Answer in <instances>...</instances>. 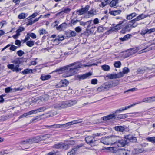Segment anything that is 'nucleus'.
Wrapping results in <instances>:
<instances>
[{"instance_id":"1","label":"nucleus","mask_w":155,"mask_h":155,"mask_svg":"<svg viewBox=\"0 0 155 155\" xmlns=\"http://www.w3.org/2000/svg\"><path fill=\"white\" fill-rule=\"evenodd\" d=\"M95 64L93 63L90 64L82 65L79 62H76L65 66L64 68H61L60 70L62 71H64V72L66 74H64L63 75V77H67L76 74L78 71V69L82 66L90 67Z\"/></svg>"},{"instance_id":"2","label":"nucleus","mask_w":155,"mask_h":155,"mask_svg":"<svg viewBox=\"0 0 155 155\" xmlns=\"http://www.w3.org/2000/svg\"><path fill=\"white\" fill-rule=\"evenodd\" d=\"M75 102L70 101H67L58 102L54 104L52 107L57 109H61L65 107H69L74 104Z\"/></svg>"},{"instance_id":"3","label":"nucleus","mask_w":155,"mask_h":155,"mask_svg":"<svg viewBox=\"0 0 155 155\" xmlns=\"http://www.w3.org/2000/svg\"><path fill=\"white\" fill-rule=\"evenodd\" d=\"M54 147L58 149L67 150L69 148V145L66 143H60L54 145Z\"/></svg>"},{"instance_id":"4","label":"nucleus","mask_w":155,"mask_h":155,"mask_svg":"<svg viewBox=\"0 0 155 155\" xmlns=\"http://www.w3.org/2000/svg\"><path fill=\"white\" fill-rule=\"evenodd\" d=\"M131 152L130 150L120 149L117 150L116 155H130Z\"/></svg>"},{"instance_id":"5","label":"nucleus","mask_w":155,"mask_h":155,"mask_svg":"<svg viewBox=\"0 0 155 155\" xmlns=\"http://www.w3.org/2000/svg\"><path fill=\"white\" fill-rule=\"evenodd\" d=\"M83 146V144H81L80 145L74 147L72 148L71 150L68 152L67 153V155H75L77 150Z\"/></svg>"},{"instance_id":"6","label":"nucleus","mask_w":155,"mask_h":155,"mask_svg":"<svg viewBox=\"0 0 155 155\" xmlns=\"http://www.w3.org/2000/svg\"><path fill=\"white\" fill-rule=\"evenodd\" d=\"M133 53L131 50H128L126 51L120 53V56L123 58H125L132 55Z\"/></svg>"},{"instance_id":"7","label":"nucleus","mask_w":155,"mask_h":155,"mask_svg":"<svg viewBox=\"0 0 155 155\" xmlns=\"http://www.w3.org/2000/svg\"><path fill=\"white\" fill-rule=\"evenodd\" d=\"M109 145L114 144L117 142V139L119 137L117 136L113 135L110 137L108 136Z\"/></svg>"},{"instance_id":"8","label":"nucleus","mask_w":155,"mask_h":155,"mask_svg":"<svg viewBox=\"0 0 155 155\" xmlns=\"http://www.w3.org/2000/svg\"><path fill=\"white\" fill-rule=\"evenodd\" d=\"M125 139L127 140V141L133 143H135L137 141L136 137L133 135H129L125 137Z\"/></svg>"},{"instance_id":"9","label":"nucleus","mask_w":155,"mask_h":155,"mask_svg":"<svg viewBox=\"0 0 155 155\" xmlns=\"http://www.w3.org/2000/svg\"><path fill=\"white\" fill-rule=\"evenodd\" d=\"M132 28L131 25L128 23L123 28L121 31V32L123 34H124L126 32H129Z\"/></svg>"},{"instance_id":"10","label":"nucleus","mask_w":155,"mask_h":155,"mask_svg":"<svg viewBox=\"0 0 155 155\" xmlns=\"http://www.w3.org/2000/svg\"><path fill=\"white\" fill-rule=\"evenodd\" d=\"M128 143L127 140L125 139L124 140L122 139L120 140H117V142L116 143L119 147H121L125 146L126 144Z\"/></svg>"},{"instance_id":"11","label":"nucleus","mask_w":155,"mask_h":155,"mask_svg":"<svg viewBox=\"0 0 155 155\" xmlns=\"http://www.w3.org/2000/svg\"><path fill=\"white\" fill-rule=\"evenodd\" d=\"M85 140L87 143L91 144L95 141V140L93 136H88L85 138Z\"/></svg>"},{"instance_id":"12","label":"nucleus","mask_w":155,"mask_h":155,"mask_svg":"<svg viewBox=\"0 0 155 155\" xmlns=\"http://www.w3.org/2000/svg\"><path fill=\"white\" fill-rule=\"evenodd\" d=\"M103 84L106 91L114 87V83L112 82H107L104 83Z\"/></svg>"},{"instance_id":"13","label":"nucleus","mask_w":155,"mask_h":155,"mask_svg":"<svg viewBox=\"0 0 155 155\" xmlns=\"http://www.w3.org/2000/svg\"><path fill=\"white\" fill-rule=\"evenodd\" d=\"M116 115L114 113L109 114L107 116H104L102 117V120H107L111 119H116Z\"/></svg>"},{"instance_id":"14","label":"nucleus","mask_w":155,"mask_h":155,"mask_svg":"<svg viewBox=\"0 0 155 155\" xmlns=\"http://www.w3.org/2000/svg\"><path fill=\"white\" fill-rule=\"evenodd\" d=\"M89 6L88 5H87L85 8L79 10L78 11L79 12L78 15H81L87 12L89 10Z\"/></svg>"},{"instance_id":"15","label":"nucleus","mask_w":155,"mask_h":155,"mask_svg":"<svg viewBox=\"0 0 155 155\" xmlns=\"http://www.w3.org/2000/svg\"><path fill=\"white\" fill-rule=\"evenodd\" d=\"M92 75V73L91 72H89L86 73L84 74L78 76V78L80 79L83 80L87 78L88 77L91 75Z\"/></svg>"},{"instance_id":"16","label":"nucleus","mask_w":155,"mask_h":155,"mask_svg":"<svg viewBox=\"0 0 155 155\" xmlns=\"http://www.w3.org/2000/svg\"><path fill=\"white\" fill-rule=\"evenodd\" d=\"M31 138L33 143L37 142L38 141L43 140V139H42V135L38 136L35 137Z\"/></svg>"},{"instance_id":"17","label":"nucleus","mask_w":155,"mask_h":155,"mask_svg":"<svg viewBox=\"0 0 155 155\" xmlns=\"http://www.w3.org/2000/svg\"><path fill=\"white\" fill-rule=\"evenodd\" d=\"M114 129L116 131L119 132H122L125 130L124 127L121 126H115L114 127Z\"/></svg>"},{"instance_id":"18","label":"nucleus","mask_w":155,"mask_h":155,"mask_svg":"<svg viewBox=\"0 0 155 155\" xmlns=\"http://www.w3.org/2000/svg\"><path fill=\"white\" fill-rule=\"evenodd\" d=\"M69 84L68 81H67L66 79L61 80V81L59 83L60 86H58L59 87H64L67 86Z\"/></svg>"},{"instance_id":"19","label":"nucleus","mask_w":155,"mask_h":155,"mask_svg":"<svg viewBox=\"0 0 155 155\" xmlns=\"http://www.w3.org/2000/svg\"><path fill=\"white\" fill-rule=\"evenodd\" d=\"M20 143L21 144H31L33 143L32 138L27 139L25 140L21 141Z\"/></svg>"},{"instance_id":"20","label":"nucleus","mask_w":155,"mask_h":155,"mask_svg":"<svg viewBox=\"0 0 155 155\" xmlns=\"http://www.w3.org/2000/svg\"><path fill=\"white\" fill-rule=\"evenodd\" d=\"M82 122L81 119H79L76 120H74L70 122H68L66 123L65 125H67V126H68L71 125L79 123Z\"/></svg>"},{"instance_id":"21","label":"nucleus","mask_w":155,"mask_h":155,"mask_svg":"<svg viewBox=\"0 0 155 155\" xmlns=\"http://www.w3.org/2000/svg\"><path fill=\"white\" fill-rule=\"evenodd\" d=\"M100 142L105 145H109L108 137L101 138L100 140Z\"/></svg>"},{"instance_id":"22","label":"nucleus","mask_w":155,"mask_h":155,"mask_svg":"<svg viewBox=\"0 0 155 155\" xmlns=\"http://www.w3.org/2000/svg\"><path fill=\"white\" fill-rule=\"evenodd\" d=\"M137 21L136 19L135 18L130 21L128 23L131 25V27L132 28H134L137 25V23H136V22Z\"/></svg>"},{"instance_id":"23","label":"nucleus","mask_w":155,"mask_h":155,"mask_svg":"<svg viewBox=\"0 0 155 155\" xmlns=\"http://www.w3.org/2000/svg\"><path fill=\"white\" fill-rule=\"evenodd\" d=\"M34 112L35 111H34L31 110L26 113H24L22 115L20 116V117H19V118L20 119L23 117H25L28 115H31V114H34V113H35Z\"/></svg>"},{"instance_id":"24","label":"nucleus","mask_w":155,"mask_h":155,"mask_svg":"<svg viewBox=\"0 0 155 155\" xmlns=\"http://www.w3.org/2000/svg\"><path fill=\"white\" fill-rule=\"evenodd\" d=\"M121 11L120 10H114L110 11L109 13L111 15L115 16L120 14Z\"/></svg>"},{"instance_id":"25","label":"nucleus","mask_w":155,"mask_h":155,"mask_svg":"<svg viewBox=\"0 0 155 155\" xmlns=\"http://www.w3.org/2000/svg\"><path fill=\"white\" fill-rule=\"evenodd\" d=\"M106 150H109V152L113 153H117V148L113 147H108L106 148Z\"/></svg>"},{"instance_id":"26","label":"nucleus","mask_w":155,"mask_h":155,"mask_svg":"<svg viewBox=\"0 0 155 155\" xmlns=\"http://www.w3.org/2000/svg\"><path fill=\"white\" fill-rule=\"evenodd\" d=\"M86 25L87 26V29H89L91 27L92 28L93 27V23L92 22V21L90 20L86 22Z\"/></svg>"},{"instance_id":"27","label":"nucleus","mask_w":155,"mask_h":155,"mask_svg":"<svg viewBox=\"0 0 155 155\" xmlns=\"http://www.w3.org/2000/svg\"><path fill=\"white\" fill-rule=\"evenodd\" d=\"M66 124H54L52 125V128H58L61 127H67V125H65Z\"/></svg>"},{"instance_id":"28","label":"nucleus","mask_w":155,"mask_h":155,"mask_svg":"<svg viewBox=\"0 0 155 155\" xmlns=\"http://www.w3.org/2000/svg\"><path fill=\"white\" fill-rule=\"evenodd\" d=\"M67 24L65 22L63 23L58 26L56 27L57 30L61 31L63 28H65L67 26Z\"/></svg>"},{"instance_id":"29","label":"nucleus","mask_w":155,"mask_h":155,"mask_svg":"<svg viewBox=\"0 0 155 155\" xmlns=\"http://www.w3.org/2000/svg\"><path fill=\"white\" fill-rule=\"evenodd\" d=\"M71 10V9L68 8H63L62 10L59 12V14L62 13H68L70 12Z\"/></svg>"},{"instance_id":"30","label":"nucleus","mask_w":155,"mask_h":155,"mask_svg":"<svg viewBox=\"0 0 155 155\" xmlns=\"http://www.w3.org/2000/svg\"><path fill=\"white\" fill-rule=\"evenodd\" d=\"M147 16L148 15H146L143 14H142L138 16L136 18V19L138 21L140 20L143 19Z\"/></svg>"},{"instance_id":"31","label":"nucleus","mask_w":155,"mask_h":155,"mask_svg":"<svg viewBox=\"0 0 155 155\" xmlns=\"http://www.w3.org/2000/svg\"><path fill=\"white\" fill-rule=\"evenodd\" d=\"M137 15L136 13L135 12L132 13L128 15L126 17V19L127 20H130L133 18L134 17L136 16Z\"/></svg>"},{"instance_id":"32","label":"nucleus","mask_w":155,"mask_h":155,"mask_svg":"<svg viewBox=\"0 0 155 155\" xmlns=\"http://www.w3.org/2000/svg\"><path fill=\"white\" fill-rule=\"evenodd\" d=\"M46 109V108L45 107H42L39 108L37 109L33 110H32V111H35L34 112L35 113H34V114H35L37 113L38 112L44 111Z\"/></svg>"},{"instance_id":"33","label":"nucleus","mask_w":155,"mask_h":155,"mask_svg":"<svg viewBox=\"0 0 155 155\" xmlns=\"http://www.w3.org/2000/svg\"><path fill=\"white\" fill-rule=\"evenodd\" d=\"M130 37V34H127L125 35L123 38H120V40L122 41H125L129 39Z\"/></svg>"},{"instance_id":"34","label":"nucleus","mask_w":155,"mask_h":155,"mask_svg":"<svg viewBox=\"0 0 155 155\" xmlns=\"http://www.w3.org/2000/svg\"><path fill=\"white\" fill-rule=\"evenodd\" d=\"M64 37L63 36H60L58 35L57 38H56L54 41L55 42V41H57L58 43H59L60 42V41H61L63 40L64 39Z\"/></svg>"},{"instance_id":"35","label":"nucleus","mask_w":155,"mask_h":155,"mask_svg":"<svg viewBox=\"0 0 155 155\" xmlns=\"http://www.w3.org/2000/svg\"><path fill=\"white\" fill-rule=\"evenodd\" d=\"M32 73V70L31 69L27 68L23 71L22 73L23 74H25L28 73Z\"/></svg>"},{"instance_id":"36","label":"nucleus","mask_w":155,"mask_h":155,"mask_svg":"<svg viewBox=\"0 0 155 155\" xmlns=\"http://www.w3.org/2000/svg\"><path fill=\"white\" fill-rule=\"evenodd\" d=\"M143 151V150L141 149H134L133 151V153L134 154H137L142 153Z\"/></svg>"},{"instance_id":"37","label":"nucleus","mask_w":155,"mask_h":155,"mask_svg":"<svg viewBox=\"0 0 155 155\" xmlns=\"http://www.w3.org/2000/svg\"><path fill=\"white\" fill-rule=\"evenodd\" d=\"M118 0H112L110 3V5L111 7H115L116 6Z\"/></svg>"},{"instance_id":"38","label":"nucleus","mask_w":155,"mask_h":155,"mask_svg":"<svg viewBox=\"0 0 155 155\" xmlns=\"http://www.w3.org/2000/svg\"><path fill=\"white\" fill-rule=\"evenodd\" d=\"M106 77L110 79H116V74H109L106 75Z\"/></svg>"},{"instance_id":"39","label":"nucleus","mask_w":155,"mask_h":155,"mask_svg":"<svg viewBox=\"0 0 155 155\" xmlns=\"http://www.w3.org/2000/svg\"><path fill=\"white\" fill-rule=\"evenodd\" d=\"M49 98V96L48 95H44L41 97V99L42 101H45Z\"/></svg>"},{"instance_id":"40","label":"nucleus","mask_w":155,"mask_h":155,"mask_svg":"<svg viewBox=\"0 0 155 155\" xmlns=\"http://www.w3.org/2000/svg\"><path fill=\"white\" fill-rule=\"evenodd\" d=\"M97 90L98 92L104 91H106L103 84L97 88Z\"/></svg>"},{"instance_id":"41","label":"nucleus","mask_w":155,"mask_h":155,"mask_svg":"<svg viewBox=\"0 0 155 155\" xmlns=\"http://www.w3.org/2000/svg\"><path fill=\"white\" fill-rule=\"evenodd\" d=\"M102 69L105 71H107L110 70V68L109 66L104 65L101 66Z\"/></svg>"},{"instance_id":"42","label":"nucleus","mask_w":155,"mask_h":155,"mask_svg":"<svg viewBox=\"0 0 155 155\" xmlns=\"http://www.w3.org/2000/svg\"><path fill=\"white\" fill-rule=\"evenodd\" d=\"M26 45L29 47H31L34 45V41H33L30 40L26 42Z\"/></svg>"},{"instance_id":"43","label":"nucleus","mask_w":155,"mask_h":155,"mask_svg":"<svg viewBox=\"0 0 155 155\" xmlns=\"http://www.w3.org/2000/svg\"><path fill=\"white\" fill-rule=\"evenodd\" d=\"M146 140L148 141L151 142L153 143H155V137H147L146 138Z\"/></svg>"},{"instance_id":"44","label":"nucleus","mask_w":155,"mask_h":155,"mask_svg":"<svg viewBox=\"0 0 155 155\" xmlns=\"http://www.w3.org/2000/svg\"><path fill=\"white\" fill-rule=\"evenodd\" d=\"M19 65H16V66L15 67L14 69V70H12V71L13 72L15 71L16 73L20 71L21 70V69L19 68Z\"/></svg>"},{"instance_id":"45","label":"nucleus","mask_w":155,"mask_h":155,"mask_svg":"<svg viewBox=\"0 0 155 155\" xmlns=\"http://www.w3.org/2000/svg\"><path fill=\"white\" fill-rule=\"evenodd\" d=\"M19 58H18L15 60L13 61H12V63L15 64H17V65H19L20 64V61L19 60Z\"/></svg>"},{"instance_id":"46","label":"nucleus","mask_w":155,"mask_h":155,"mask_svg":"<svg viewBox=\"0 0 155 155\" xmlns=\"http://www.w3.org/2000/svg\"><path fill=\"white\" fill-rule=\"evenodd\" d=\"M114 65L116 68H120L121 65V62L120 61H116L114 63Z\"/></svg>"},{"instance_id":"47","label":"nucleus","mask_w":155,"mask_h":155,"mask_svg":"<svg viewBox=\"0 0 155 155\" xmlns=\"http://www.w3.org/2000/svg\"><path fill=\"white\" fill-rule=\"evenodd\" d=\"M51 76L50 75H47L45 76H41V79L42 80H48L50 78Z\"/></svg>"},{"instance_id":"48","label":"nucleus","mask_w":155,"mask_h":155,"mask_svg":"<svg viewBox=\"0 0 155 155\" xmlns=\"http://www.w3.org/2000/svg\"><path fill=\"white\" fill-rule=\"evenodd\" d=\"M127 20L125 19H124L123 20L120 21L118 25L120 27L121 25H124L127 23Z\"/></svg>"},{"instance_id":"49","label":"nucleus","mask_w":155,"mask_h":155,"mask_svg":"<svg viewBox=\"0 0 155 155\" xmlns=\"http://www.w3.org/2000/svg\"><path fill=\"white\" fill-rule=\"evenodd\" d=\"M16 54L20 57L21 56L25 54V52L22 50H19L16 52Z\"/></svg>"},{"instance_id":"50","label":"nucleus","mask_w":155,"mask_h":155,"mask_svg":"<svg viewBox=\"0 0 155 155\" xmlns=\"http://www.w3.org/2000/svg\"><path fill=\"white\" fill-rule=\"evenodd\" d=\"M24 30L25 28L23 27H19V28L16 30V32L19 34H20V32L24 31Z\"/></svg>"},{"instance_id":"51","label":"nucleus","mask_w":155,"mask_h":155,"mask_svg":"<svg viewBox=\"0 0 155 155\" xmlns=\"http://www.w3.org/2000/svg\"><path fill=\"white\" fill-rule=\"evenodd\" d=\"M18 18L19 19H24L25 18V14L21 13L18 16Z\"/></svg>"},{"instance_id":"52","label":"nucleus","mask_w":155,"mask_h":155,"mask_svg":"<svg viewBox=\"0 0 155 155\" xmlns=\"http://www.w3.org/2000/svg\"><path fill=\"white\" fill-rule=\"evenodd\" d=\"M68 34H70V36L74 37L76 35V33L74 31H70Z\"/></svg>"},{"instance_id":"53","label":"nucleus","mask_w":155,"mask_h":155,"mask_svg":"<svg viewBox=\"0 0 155 155\" xmlns=\"http://www.w3.org/2000/svg\"><path fill=\"white\" fill-rule=\"evenodd\" d=\"M123 73L121 72H120L119 73L116 74V78H119L122 77L123 76Z\"/></svg>"},{"instance_id":"54","label":"nucleus","mask_w":155,"mask_h":155,"mask_svg":"<svg viewBox=\"0 0 155 155\" xmlns=\"http://www.w3.org/2000/svg\"><path fill=\"white\" fill-rule=\"evenodd\" d=\"M136 104H131V105H130L129 106H127V107H122V110H123V111H124V110H127V109L129 108L132 107L134 105H135Z\"/></svg>"},{"instance_id":"55","label":"nucleus","mask_w":155,"mask_h":155,"mask_svg":"<svg viewBox=\"0 0 155 155\" xmlns=\"http://www.w3.org/2000/svg\"><path fill=\"white\" fill-rule=\"evenodd\" d=\"M147 32L148 34H150L152 32H154L155 31V28H151L150 29H147Z\"/></svg>"},{"instance_id":"56","label":"nucleus","mask_w":155,"mask_h":155,"mask_svg":"<svg viewBox=\"0 0 155 155\" xmlns=\"http://www.w3.org/2000/svg\"><path fill=\"white\" fill-rule=\"evenodd\" d=\"M148 97H146V98H144L143 100L142 101H140V102H138L137 103H136V104H139V103H142V102L148 103Z\"/></svg>"},{"instance_id":"57","label":"nucleus","mask_w":155,"mask_h":155,"mask_svg":"<svg viewBox=\"0 0 155 155\" xmlns=\"http://www.w3.org/2000/svg\"><path fill=\"white\" fill-rule=\"evenodd\" d=\"M130 71L129 69L127 68H124L123 69V73L124 74H127Z\"/></svg>"},{"instance_id":"58","label":"nucleus","mask_w":155,"mask_h":155,"mask_svg":"<svg viewBox=\"0 0 155 155\" xmlns=\"http://www.w3.org/2000/svg\"><path fill=\"white\" fill-rule=\"evenodd\" d=\"M17 47L15 46L14 45H12L10 48V50L12 51H15L17 48Z\"/></svg>"},{"instance_id":"59","label":"nucleus","mask_w":155,"mask_h":155,"mask_svg":"<svg viewBox=\"0 0 155 155\" xmlns=\"http://www.w3.org/2000/svg\"><path fill=\"white\" fill-rule=\"evenodd\" d=\"M8 68L11 70H14L15 68V65L13 64H9L7 66Z\"/></svg>"},{"instance_id":"60","label":"nucleus","mask_w":155,"mask_h":155,"mask_svg":"<svg viewBox=\"0 0 155 155\" xmlns=\"http://www.w3.org/2000/svg\"><path fill=\"white\" fill-rule=\"evenodd\" d=\"M30 34L29 33H28L25 38L24 40V42H25L28 41L30 38Z\"/></svg>"},{"instance_id":"61","label":"nucleus","mask_w":155,"mask_h":155,"mask_svg":"<svg viewBox=\"0 0 155 155\" xmlns=\"http://www.w3.org/2000/svg\"><path fill=\"white\" fill-rule=\"evenodd\" d=\"M97 80L96 79H93L91 81V84H96L97 83Z\"/></svg>"},{"instance_id":"62","label":"nucleus","mask_w":155,"mask_h":155,"mask_svg":"<svg viewBox=\"0 0 155 155\" xmlns=\"http://www.w3.org/2000/svg\"><path fill=\"white\" fill-rule=\"evenodd\" d=\"M126 114L119 115H118L117 118H119L120 119H123L126 117Z\"/></svg>"},{"instance_id":"63","label":"nucleus","mask_w":155,"mask_h":155,"mask_svg":"<svg viewBox=\"0 0 155 155\" xmlns=\"http://www.w3.org/2000/svg\"><path fill=\"white\" fill-rule=\"evenodd\" d=\"M15 44L18 46H20L21 45V42L18 40H16L15 41Z\"/></svg>"},{"instance_id":"64","label":"nucleus","mask_w":155,"mask_h":155,"mask_svg":"<svg viewBox=\"0 0 155 155\" xmlns=\"http://www.w3.org/2000/svg\"><path fill=\"white\" fill-rule=\"evenodd\" d=\"M45 30L44 29L40 30L39 31V35H43L45 33Z\"/></svg>"}]
</instances>
